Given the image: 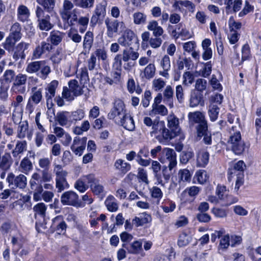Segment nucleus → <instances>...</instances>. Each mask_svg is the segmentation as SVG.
Listing matches in <instances>:
<instances>
[{"label": "nucleus", "mask_w": 261, "mask_h": 261, "mask_svg": "<svg viewBox=\"0 0 261 261\" xmlns=\"http://www.w3.org/2000/svg\"><path fill=\"white\" fill-rule=\"evenodd\" d=\"M194 122L197 123L195 127L196 135L197 138L200 140L202 138L204 134L210 131L207 122L203 116H200L199 114L196 115Z\"/></svg>", "instance_id": "nucleus-13"}, {"label": "nucleus", "mask_w": 261, "mask_h": 261, "mask_svg": "<svg viewBox=\"0 0 261 261\" xmlns=\"http://www.w3.org/2000/svg\"><path fill=\"white\" fill-rule=\"evenodd\" d=\"M210 154L205 151L199 154L197 158V165L200 167H205L209 161Z\"/></svg>", "instance_id": "nucleus-40"}, {"label": "nucleus", "mask_w": 261, "mask_h": 261, "mask_svg": "<svg viewBox=\"0 0 261 261\" xmlns=\"http://www.w3.org/2000/svg\"><path fill=\"white\" fill-rule=\"evenodd\" d=\"M118 43L122 46L130 47L133 44L134 47H139L137 35L130 29H126L118 39Z\"/></svg>", "instance_id": "nucleus-7"}, {"label": "nucleus", "mask_w": 261, "mask_h": 261, "mask_svg": "<svg viewBox=\"0 0 261 261\" xmlns=\"http://www.w3.org/2000/svg\"><path fill=\"white\" fill-rule=\"evenodd\" d=\"M168 127L169 128V135L173 139L179 134V120L174 115H170L168 118Z\"/></svg>", "instance_id": "nucleus-19"}, {"label": "nucleus", "mask_w": 261, "mask_h": 261, "mask_svg": "<svg viewBox=\"0 0 261 261\" xmlns=\"http://www.w3.org/2000/svg\"><path fill=\"white\" fill-rule=\"evenodd\" d=\"M39 171L42 173V176L41 177L40 174L38 173H34L32 176V179L33 180L37 181V184H40L42 185L43 182H46L50 181L51 179V176L50 173H48V170H41L38 169Z\"/></svg>", "instance_id": "nucleus-23"}, {"label": "nucleus", "mask_w": 261, "mask_h": 261, "mask_svg": "<svg viewBox=\"0 0 261 261\" xmlns=\"http://www.w3.org/2000/svg\"><path fill=\"white\" fill-rule=\"evenodd\" d=\"M189 237L185 231H182L178 237L177 245L179 247H185L188 245L190 242Z\"/></svg>", "instance_id": "nucleus-57"}, {"label": "nucleus", "mask_w": 261, "mask_h": 261, "mask_svg": "<svg viewBox=\"0 0 261 261\" xmlns=\"http://www.w3.org/2000/svg\"><path fill=\"white\" fill-rule=\"evenodd\" d=\"M44 63H45L44 60L32 62L28 64L26 71L29 73L37 72L41 69L42 64Z\"/></svg>", "instance_id": "nucleus-34"}, {"label": "nucleus", "mask_w": 261, "mask_h": 261, "mask_svg": "<svg viewBox=\"0 0 261 261\" xmlns=\"http://www.w3.org/2000/svg\"><path fill=\"white\" fill-rule=\"evenodd\" d=\"M10 158L11 156L9 153H6L2 156L1 162H0V168L2 170L6 171L9 169L11 164L10 161Z\"/></svg>", "instance_id": "nucleus-53"}, {"label": "nucleus", "mask_w": 261, "mask_h": 261, "mask_svg": "<svg viewBox=\"0 0 261 261\" xmlns=\"http://www.w3.org/2000/svg\"><path fill=\"white\" fill-rule=\"evenodd\" d=\"M155 67L153 64H149L144 69V74L147 79L152 78L155 74Z\"/></svg>", "instance_id": "nucleus-59"}, {"label": "nucleus", "mask_w": 261, "mask_h": 261, "mask_svg": "<svg viewBox=\"0 0 261 261\" xmlns=\"http://www.w3.org/2000/svg\"><path fill=\"white\" fill-rule=\"evenodd\" d=\"M197 181L200 184H203L208 180L209 176L207 175L206 172L204 170H199L197 171L195 174Z\"/></svg>", "instance_id": "nucleus-50"}, {"label": "nucleus", "mask_w": 261, "mask_h": 261, "mask_svg": "<svg viewBox=\"0 0 261 261\" xmlns=\"http://www.w3.org/2000/svg\"><path fill=\"white\" fill-rule=\"evenodd\" d=\"M94 35L93 32L88 31L86 33L84 38L83 47L84 49H87L89 50L92 46Z\"/></svg>", "instance_id": "nucleus-39"}, {"label": "nucleus", "mask_w": 261, "mask_h": 261, "mask_svg": "<svg viewBox=\"0 0 261 261\" xmlns=\"http://www.w3.org/2000/svg\"><path fill=\"white\" fill-rule=\"evenodd\" d=\"M6 181L9 184V187L12 190H15L17 188L23 189L26 187L27 184V177L24 175L19 174L15 176L12 172L8 174Z\"/></svg>", "instance_id": "nucleus-10"}, {"label": "nucleus", "mask_w": 261, "mask_h": 261, "mask_svg": "<svg viewBox=\"0 0 261 261\" xmlns=\"http://www.w3.org/2000/svg\"><path fill=\"white\" fill-rule=\"evenodd\" d=\"M89 80L87 68L86 67L81 68L79 79L80 85H82L83 87H84L85 85L89 82Z\"/></svg>", "instance_id": "nucleus-46"}, {"label": "nucleus", "mask_w": 261, "mask_h": 261, "mask_svg": "<svg viewBox=\"0 0 261 261\" xmlns=\"http://www.w3.org/2000/svg\"><path fill=\"white\" fill-rule=\"evenodd\" d=\"M159 160L162 163L168 162V167L170 169H173L177 165L176 153L172 148H163L159 154Z\"/></svg>", "instance_id": "nucleus-8"}, {"label": "nucleus", "mask_w": 261, "mask_h": 261, "mask_svg": "<svg viewBox=\"0 0 261 261\" xmlns=\"http://www.w3.org/2000/svg\"><path fill=\"white\" fill-rule=\"evenodd\" d=\"M105 24L107 27V35L110 38L113 37L114 34L118 33L120 25L121 27L124 25L123 21H119L117 19L110 21L109 18L106 19Z\"/></svg>", "instance_id": "nucleus-18"}, {"label": "nucleus", "mask_w": 261, "mask_h": 261, "mask_svg": "<svg viewBox=\"0 0 261 261\" xmlns=\"http://www.w3.org/2000/svg\"><path fill=\"white\" fill-rule=\"evenodd\" d=\"M112 71L121 72L122 71V55L117 54L114 58L112 64Z\"/></svg>", "instance_id": "nucleus-49"}, {"label": "nucleus", "mask_w": 261, "mask_h": 261, "mask_svg": "<svg viewBox=\"0 0 261 261\" xmlns=\"http://www.w3.org/2000/svg\"><path fill=\"white\" fill-rule=\"evenodd\" d=\"M180 6L187 8L191 12H193L195 9V5L192 2L189 0L178 1H176L173 5V7L175 9H178L179 11H181Z\"/></svg>", "instance_id": "nucleus-29"}, {"label": "nucleus", "mask_w": 261, "mask_h": 261, "mask_svg": "<svg viewBox=\"0 0 261 261\" xmlns=\"http://www.w3.org/2000/svg\"><path fill=\"white\" fill-rule=\"evenodd\" d=\"M245 148V144L243 141L231 145V150L236 155L242 154Z\"/></svg>", "instance_id": "nucleus-55"}, {"label": "nucleus", "mask_w": 261, "mask_h": 261, "mask_svg": "<svg viewBox=\"0 0 261 261\" xmlns=\"http://www.w3.org/2000/svg\"><path fill=\"white\" fill-rule=\"evenodd\" d=\"M74 6L83 9H91L94 6L95 0H72Z\"/></svg>", "instance_id": "nucleus-38"}, {"label": "nucleus", "mask_w": 261, "mask_h": 261, "mask_svg": "<svg viewBox=\"0 0 261 261\" xmlns=\"http://www.w3.org/2000/svg\"><path fill=\"white\" fill-rule=\"evenodd\" d=\"M27 143L26 141H17L15 148L12 151L14 158H17L19 154L26 150Z\"/></svg>", "instance_id": "nucleus-41"}, {"label": "nucleus", "mask_w": 261, "mask_h": 261, "mask_svg": "<svg viewBox=\"0 0 261 261\" xmlns=\"http://www.w3.org/2000/svg\"><path fill=\"white\" fill-rule=\"evenodd\" d=\"M118 123L129 131H133L135 129L133 117L129 113H124L122 118H120Z\"/></svg>", "instance_id": "nucleus-20"}, {"label": "nucleus", "mask_w": 261, "mask_h": 261, "mask_svg": "<svg viewBox=\"0 0 261 261\" xmlns=\"http://www.w3.org/2000/svg\"><path fill=\"white\" fill-rule=\"evenodd\" d=\"M15 77V73L13 70H6L0 78L1 85L10 87V84L14 81Z\"/></svg>", "instance_id": "nucleus-27"}, {"label": "nucleus", "mask_w": 261, "mask_h": 261, "mask_svg": "<svg viewBox=\"0 0 261 261\" xmlns=\"http://www.w3.org/2000/svg\"><path fill=\"white\" fill-rule=\"evenodd\" d=\"M242 6V0H234L233 2H232V4H230L229 9L227 8V5H226L225 9L226 14L229 15L236 13L241 10Z\"/></svg>", "instance_id": "nucleus-36"}, {"label": "nucleus", "mask_w": 261, "mask_h": 261, "mask_svg": "<svg viewBox=\"0 0 261 261\" xmlns=\"http://www.w3.org/2000/svg\"><path fill=\"white\" fill-rule=\"evenodd\" d=\"M59 83L57 80L52 81L48 85L47 88H45V98L46 101V106L49 111L53 109L54 111L55 109L53 108L54 104L53 102V98L55 97L56 94V90L58 86Z\"/></svg>", "instance_id": "nucleus-12"}, {"label": "nucleus", "mask_w": 261, "mask_h": 261, "mask_svg": "<svg viewBox=\"0 0 261 261\" xmlns=\"http://www.w3.org/2000/svg\"><path fill=\"white\" fill-rule=\"evenodd\" d=\"M68 228V225L64 220L62 215L55 216L51 220V225L48 230L49 233L53 234L55 232L58 234L64 235Z\"/></svg>", "instance_id": "nucleus-6"}, {"label": "nucleus", "mask_w": 261, "mask_h": 261, "mask_svg": "<svg viewBox=\"0 0 261 261\" xmlns=\"http://www.w3.org/2000/svg\"><path fill=\"white\" fill-rule=\"evenodd\" d=\"M152 133L157 134L160 133L163 138L166 140H171L173 139L169 135V129H167L165 126V123L164 121H154L153 124Z\"/></svg>", "instance_id": "nucleus-17"}, {"label": "nucleus", "mask_w": 261, "mask_h": 261, "mask_svg": "<svg viewBox=\"0 0 261 261\" xmlns=\"http://www.w3.org/2000/svg\"><path fill=\"white\" fill-rule=\"evenodd\" d=\"M34 89L36 90L37 88L34 87L32 89V94L29 97L26 106V109L30 114L34 110V105H38L42 99V89L39 88L36 91H34Z\"/></svg>", "instance_id": "nucleus-15"}, {"label": "nucleus", "mask_w": 261, "mask_h": 261, "mask_svg": "<svg viewBox=\"0 0 261 261\" xmlns=\"http://www.w3.org/2000/svg\"><path fill=\"white\" fill-rule=\"evenodd\" d=\"M245 167L246 165L244 161L240 160L233 164L228 169L227 179L229 181H231L235 176L237 177L234 187V190L236 191H238L240 188L244 185V168Z\"/></svg>", "instance_id": "nucleus-1"}, {"label": "nucleus", "mask_w": 261, "mask_h": 261, "mask_svg": "<svg viewBox=\"0 0 261 261\" xmlns=\"http://www.w3.org/2000/svg\"><path fill=\"white\" fill-rule=\"evenodd\" d=\"M134 22L136 24H144L146 21L147 16L141 12H136L133 15Z\"/></svg>", "instance_id": "nucleus-58"}, {"label": "nucleus", "mask_w": 261, "mask_h": 261, "mask_svg": "<svg viewBox=\"0 0 261 261\" xmlns=\"http://www.w3.org/2000/svg\"><path fill=\"white\" fill-rule=\"evenodd\" d=\"M114 166L121 176H123L131 169V165L121 159L115 161Z\"/></svg>", "instance_id": "nucleus-21"}, {"label": "nucleus", "mask_w": 261, "mask_h": 261, "mask_svg": "<svg viewBox=\"0 0 261 261\" xmlns=\"http://www.w3.org/2000/svg\"><path fill=\"white\" fill-rule=\"evenodd\" d=\"M142 243L135 241L130 245V249L128 250V253L130 254H138L142 250Z\"/></svg>", "instance_id": "nucleus-62"}, {"label": "nucleus", "mask_w": 261, "mask_h": 261, "mask_svg": "<svg viewBox=\"0 0 261 261\" xmlns=\"http://www.w3.org/2000/svg\"><path fill=\"white\" fill-rule=\"evenodd\" d=\"M159 160L162 163L168 162V167L170 169H173L177 165L176 153L172 148H163L159 154Z\"/></svg>", "instance_id": "nucleus-9"}, {"label": "nucleus", "mask_w": 261, "mask_h": 261, "mask_svg": "<svg viewBox=\"0 0 261 261\" xmlns=\"http://www.w3.org/2000/svg\"><path fill=\"white\" fill-rule=\"evenodd\" d=\"M147 28L149 31L153 32V35L154 36V38H150L148 42L150 46L153 48L159 47L162 43V40L160 37L164 33L163 29L159 26L158 21L154 20L149 22Z\"/></svg>", "instance_id": "nucleus-3"}, {"label": "nucleus", "mask_w": 261, "mask_h": 261, "mask_svg": "<svg viewBox=\"0 0 261 261\" xmlns=\"http://www.w3.org/2000/svg\"><path fill=\"white\" fill-rule=\"evenodd\" d=\"M242 58L241 61L236 64V66L242 65L244 62L250 60L251 57V50L249 45L248 43L244 44L242 47Z\"/></svg>", "instance_id": "nucleus-33"}, {"label": "nucleus", "mask_w": 261, "mask_h": 261, "mask_svg": "<svg viewBox=\"0 0 261 261\" xmlns=\"http://www.w3.org/2000/svg\"><path fill=\"white\" fill-rule=\"evenodd\" d=\"M29 45L28 43L21 41L13 46V50L8 51L9 53H13L12 57L15 61H17L19 59L24 60L26 56L24 51L28 48Z\"/></svg>", "instance_id": "nucleus-16"}, {"label": "nucleus", "mask_w": 261, "mask_h": 261, "mask_svg": "<svg viewBox=\"0 0 261 261\" xmlns=\"http://www.w3.org/2000/svg\"><path fill=\"white\" fill-rule=\"evenodd\" d=\"M17 16L19 21L22 22L27 21L30 16V10L26 6L20 5L17 8Z\"/></svg>", "instance_id": "nucleus-26"}, {"label": "nucleus", "mask_w": 261, "mask_h": 261, "mask_svg": "<svg viewBox=\"0 0 261 261\" xmlns=\"http://www.w3.org/2000/svg\"><path fill=\"white\" fill-rule=\"evenodd\" d=\"M161 207L165 213H168L174 211L176 208V204L173 201L167 199L162 203Z\"/></svg>", "instance_id": "nucleus-47"}, {"label": "nucleus", "mask_w": 261, "mask_h": 261, "mask_svg": "<svg viewBox=\"0 0 261 261\" xmlns=\"http://www.w3.org/2000/svg\"><path fill=\"white\" fill-rule=\"evenodd\" d=\"M194 156V152L192 149H188L187 150H183L180 152L179 155V161L182 164H187L191 159Z\"/></svg>", "instance_id": "nucleus-32"}, {"label": "nucleus", "mask_w": 261, "mask_h": 261, "mask_svg": "<svg viewBox=\"0 0 261 261\" xmlns=\"http://www.w3.org/2000/svg\"><path fill=\"white\" fill-rule=\"evenodd\" d=\"M230 246V237L228 234L222 236L220 238L219 245V249L223 250L227 249Z\"/></svg>", "instance_id": "nucleus-61"}, {"label": "nucleus", "mask_w": 261, "mask_h": 261, "mask_svg": "<svg viewBox=\"0 0 261 261\" xmlns=\"http://www.w3.org/2000/svg\"><path fill=\"white\" fill-rule=\"evenodd\" d=\"M65 33L58 30H53L49 36L46 38L47 42H50L54 46H57L62 41Z\"/></svg>", "instance_id": "nucleus-22"}, {"label": "nucleus", "mask_w": 261, "mask_h": 261, "mask_svg": "<svg viewBox=\"0 0 261 261\" xmlns=\"http://www.w3.org/2000/svg\"><path fill=\"white\" fill-rule=\"evenodd\" d=\"M54 172H55L56 178L58 179H66V176H67L68 172L64 170L62 165H55L54 167Z\"/></svg>", "instance_id": "nucleus-52"}, {"label": "nucleus", "mask_w": 261, "mask_h": 261, "mask_svg": "<svg viewBox=\"0 0 261 261\" xmlns=\"http://www.w3.org/2000/svg\"><path fill=\"white\" fill-rule=\"evenodd\" d=\"M61 202L63 205H69L76 208L84 207L86 203L82 202L79 195L74 191L69 190L62 193L60 198Z\"/></svg>", "instance_id": "nucleus-5"}, {"label": "nucleus", "mask_w": 261, "mask_h": 261, "mask_svg": "<svg viewBox=\"0 0 261 261\" xmlns=\"http://www.w3.org/2000/svg\"><path fill=\"white\" fill-rule=\"evenodd\" d=\"M106 3H99L96 6L90 22L92 25H96L100 20H103L106 15Z\"/></svg>", "instance_id": "nucleus-14"}, {"label": "nucleus", "mask_w": 261, "mask_h": 261, "mask_svg": "<svg viewBox=\"0 0 261 261\" xmlns=\"http://www.w3.org/2000/svg\"><path fill=\"white\" fill-rule=\"evenodd\" d=\"M68 86L75 96L81 95L83 94L82 89L79 88L78 82L76 80H71L68 82Z\"/></svg>", "instance_id": "nucleus-48"}, {"label": "nucleus", "mask_w": 261, "mask_h": 261, "mask_svg": "<svg viewBox=\"0 0 261 261\" xmlns=\"http://www.w3.org/2000/svg\"><path fill=\"white\" fill-rule=\"evenodd\" d=\"M182 85L189 86L194 82V75L190 71H186L183 74Z\"/></svg>", "instance_id": "nucleus-64"}, {"label": "nucleus", "mask_w": 261, "mask_h": 261, "mask_svg": "<svg viewBox=\"0 0 261 261\" xmlns=\"http://www.w3.org/2000/svg\"><path fill=\"white\" fill-rule=\"evenodd\" d=\"M89 21V19L88 16H82L79 18L76 23L80 25L79 32L83 34L86 31Z\"/></svg>", "instance_id": "nucleus-54"}, {"label": "nucleus", "mask_w": 261, "mask_h": 261, "mask_svg": "<svg viewBox=\"0 0 261 261\" xmlns=\"http://www.w3.org/2000/svg\"><path fill=\"white\" fill-rule=\"evenodd\" d=\"M74 3L69 0H64L63 2V11L61 13V16L63 22L68 21L70 17L69 12L73 6Z\"/></svg>", "instance_id": "nucleus-28"}, {"label": "nucleus", "mask_w": 261, "mask_h": 261, "mask_svg": "<svg viewBox=\"0 0 261 261\" xmlns=\"http://www.w3.org/2000/svg\"><path fill=\"white\" fill-rule=\"evenodd\" d=\"M37 2L44 8L46 12L51 13L54 11L56 0H37Z\"/></svg>", "instance_id": "nucleus-35"}, {"label": "nucleus", "mask_w": 261, "mask_h": 261, "mask_svg": "<svg viewBox=\"0 0 261 261\" xmlns=\"http://www.w3.org/2000/svg\"><path fill=\"white\" fill-rule=\"evenodd\" d=\"M254 7L251 5L248 0H246L243 9L239 12L238 15L240 17H243L249 13L254 12Z\"/></svg>", "instance_id": "nucleus-51"}, {"label": "nucleus", "mask_w": 261, "mask_h": 261, "mask_svg": "<svg viewBox=\"0 0 261 261\" xmlns=\"http://www.w3.org/2000/svg\"><path fill=\"white\" fill-rule=\"evenodd\" d=\"M219 111L220 108L217 105H210L208 114L211 121L214 122L217 119Z\"/></svg>", "instance_id": "nucleus-42"}, {"label": "nucleus", "mask_w": 261, "mask_h": 261, "mask_svg": "<svg viewBox=\"0 0 261 261\" xmlns=\"http://www.w3.org/2000/svg\"><path fill=\"white\" fill-rule=\"evenodd\" d=\"M33 209L35 218H36L37 216H39L43 218H44L46 216L47 206L43 202L37 203L34 206Z\"/></svg>", "instance_id": "nucleus-31"}, {"label": "nucleus", "mask_w": 261, "mask_h": 261, "mask_svg": "<svg viewBox=\"0 0 261 261\" xmlns=\"http://www.w3.org/2000/svg\"><path fill=\"white\" fill-rule=\"evenodd\" d=\"M31 189L34 191L33 199L35 201H38L41 200L42 194L43 191V186L40 184H37L35 181L30 180Z\"/></svg>", "instance_id": "nucleus-25"}, {"label": "nucleus", "mask_w": 261, "mask_h": 261, "mask_svg": "<svg viewBox=\"0 0 261 261\" xmlns=\"http://www.w3.org/2000/svg\"><path fill=\"white\" fill-rule=\"evenodd\" d=\"M143 217L135 216L132 220L133 224H134L136 227L142 226L149 222V218H150V215L146 213H143Z\"/></svg>", "instance_id": "nucleus-37"}, {"label": "nucleus", "mask_w": 261, "mask_h": 261, "mask_svg": "<svg viewBox=\"0 0 261 261\" xmlns=\"http://www.w3.org/2000/svg\"><path fill=\"white\" fill-rule=\"evenodd\" d=\"M198 105H204L203 95L198 91L194 90L191 94L190 106L191 107H195Z\"/></svg>", "instance_id": "nucleus-24"}, {"label": "nucleus", "mask_w": 261, "mask_h": 261, "mask_svg": "<svg viewBox=\"0 0 261 261\" xmlns=\"http://www.w3.org/2000/svg\"><path fill=\"white\" fill-rule=\"evenodd\" d=\"M172 169H170V168L168 166H163L162 169L161 174L162 177V183L159 184L162 186H164L165 184H167L169 182L171 174V171Z\"/></svg>", "instance_id": "nucleus-43"}, {"label": "nucleus", "mask_w": 261, "mask_h": 261, "mask_svg": "<svg viewBox=\"0 0 261 261\" xmlns=\"http://www.w3.org/2000/svg\"><path fill=\"white\" fill-rule=\"evenodd\" d=\"M210 84L214 90H217L219 92L222 91L223 86L220 83L215 74L212 75L211 79L210 80Z\"/></svg>", "instance_id": "nucleus-63"}, {"label": "nucleus", "mask_w": 261, "mask_h": 261, "mask_svg": "<svg viewBox=\"0 0 261 261\" xmlns=\"http://www.w3.org/2000/svg\"><path fill=\"white\" fill-rule=\"evenodd\" d=\"M150 193L151 197L156 199L157 203H159L163 195L161 189L158 187L154 186L150 190Z\"/></svg>", "instance_id": "nucleus-60"}, {"label": "nucleus", "mask_w": 261, "mask_h": 261, "mask_svg": "<svg viewBox=\"0 0 261 261\" xmlns=\"http://www.w3.org/2000/svg\"><path fill=\"white\" fill-rule=\"evenodd\" d=\"M113 108L108 114V118L116 121V118L120 115L127 113L124 101L120 98H116L113 103Z\"/></svg>", "instance_id": "nucleus-11"}, {"label": "nucleus", "mask_w": 261, "mask_h": 261, "mask_svg": "<svg viewBox=\"0 0 261 261\" xmlns=\"http://www.w3.org/2000/svg\"><path fill=\"white\" fill-rule=\"evenodd\" d=\"M151 169L153 170L154 177L156 179L158 184L162 183V177L161 174V166L160 164L156 161H151Z\"/></svg>", "instance_id": "nucleus-30"}, {"label": "nucleus", "mask_w": 261, "mask_h": 261, "mask_svg": "<svg viewBox=\"0 0 261 261\" xmlns=\"http://www.w3.org/2000/svg\"><path fill=\"white\" fill-rule=\"evenodd\" d=\"M21 30V25L17 22L11 25L9 35L6 37L5 42L2 43L3 47L6 50H13L16 43L21 39L22 36Z\"/></svg>", "instance_id": "nucleus-2"}, {"label": "nucleus", "mask_w": 261, "mask_h": 261, "mask_svg": "<svg viewBox=\"0 0 261 261\" xmlns=\"http://www.w3.org/2000/svg\"><path fill=\"white\" fill-rule=\"evenodd\" d=\"M203 67L199 71V74L203 77H208L212 72V64L211 61H208L206 63H202Z\"/></svg>", "instance_id": "nucleus-45"}, {"label": "nucleus", "mask_w": 261, "mask_h": 261, "mask_svg": "<svg viewBox=\"0 0 261 261\" xmlns=\"http://www.w3.org/2000/svg\"><path fill=\"white\" fill-rule=\"evenodd\" d=\"M45 10L39 6H37L36 16L37 18V28L41 31H48L54 26L51 22V17L49 14H45Z\"/></svg>", "instance_id": "nucleus-4"}, {"label": "nucleus", "mask_w": 261, "mask_h": 261, "mask_svg": "<svg viewBox=\"0 0 261 261\" xmlns=\"http://www.w3.org/2000/svg\"><path fill=\"white\" fill-rule=\"evenodd\" d=\"M20 168L22 172L27 174L30 170H32L33 165L31 161L27 157H25L20 162Z\"/></svg>", "instance_id": "nucleus-44"}, {"label": "nucleus", "mask_w": 261, "mask_h": 261, "mask_svg": "<svg viewBox=\"0 0 261 261\" xmlns=\"http://www.w3.org/2000/svg\"><path fill=\"white\" fill-rule=\"evenodd\" d=\"M191 174L190 171L187 169L180 170L178 172L179 181H188L190 182L191 179Z\"/></svg>", "instance_id": "nucleus-56"}]
</instances>
